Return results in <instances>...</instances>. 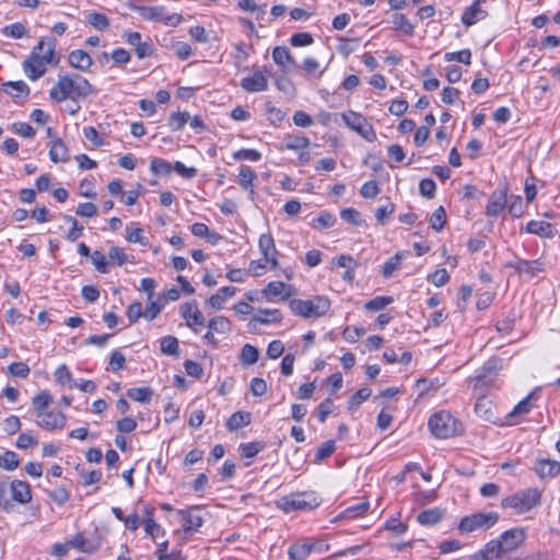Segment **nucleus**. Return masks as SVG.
I'll use <instances>...</instances> for the list:
<instances>
[{
	"mask_svg": "<svg viewBox=\"0 0 560 560\" xmlns=\"http://www.w3.org/2000/svg\"><path fill=\"white\" fill-rule=\"evenodd\" d=\"M527 537L523 527H514L503 532L498 539L488 541L483 548L471 557V560L500 559L518 549Z\"/></svg>",
	"mask_w": 560,
	"mask_h": 560,
	"instance_id": "f257e3e1",
	"label": "nucleus"
},
{
	"mask_svg": "<svg viewBox=\"0 0 560 560\" xmlns=\"http://www.w3.org/2000/svg\"><path fill=\"white\" fill-rule=\"evenodd\" d=\"M55 49L56 39L54 37L42 38L33 48L27 59L23 62L24 73L30 80H38L46 73L48 65H55L59 61Z\"/></svg>",
	"mask_w": 560,
	"mask_h": 560,
	"instance_id": "f03ea898",
	"label": "nucleus"
},
{
	"mask_svg": "<svg viewBox=\"0 0 560 560\" xmlns=\"http://www.w3.org/2000/svg\"><path fill=\"white\" fill-rule=\"evenodd\" d=\"M96 93L93 85L80 74L59 75L56 84L50 89L49 96L57 103L68 98L77 102L79 98L86 97Z\"/></svg>",
	"mask_w": 560,
	"mask_h": 560,
	"instance_id": "7ed1b4c3",
	"label": "nucleus"
},
{
	"mask_svg": "<svg viewBox=\"0 0 560 560\" xmlns=\"http://www.w3.org/2000/svg\"><path fill=\"white\" fill-rule=\"evenodd\" d=\"M320 502L322 499L315 491H303L280 498L277 501V506L284 513H291L294 511L314 510Z\"/></svg>",
	"mask_w": 560,
	"mask_h": 560,
	"instance_id": "20e7f679",
	"label": "nucleus"
},
{
	"mask_svg": "<svg viewBox=\"0 0 560 560\" xmlns=\"http://www.w3.org/2000/svg\"><path fill=\"white\" fill-rule=\"evenodd\" d=\"M294 315L304 318H318L324 316L330 308V301L324 296H315L310 300L293 299L289 303Z\"/></svg>",
	"mask_w": 560,
	"mask_h": 560,
	"instance_id": "39448f33",
	"label": "nucleus"
},
{
	"mask_svg": "<svg viewBox=\"0 0 560 560\" xmlns=\"http://www.w3.org/2000/svg\"><path fill=\"white\" fill-rule=\"evenodd\" d=\"M541 501V492L536 488H528L504 498L502 508L513 509L517 513H525L538 506Z\"/></svg>",
	"mask_w": 560,
	"mask_h": 560,
	"instance_id": "423d86ee",
	"label": "nucleus"
},
{
	"mask_svg": "<svg viewBox=\"0 0 560 560\" xmlns=\"http://www.w3.org/2000/svg\"><path fill=\"white\" fill-rule=\"evenodd\" d=\"M457 421L447 411H440L432 415L428 425L432 434L438 439H447L456 434Z\"/></svg>",
	"mask_w": 560,
	"mask_h": 560,
	"instance_id": "0eeeda50",
	"label": "nucleus"
},
{
	"mask_svg": "<svg viewBox=\"0 0 560 560\" xmlns=\"http://www.w3.org/2000/svg\"><path fill=\"white\" fill-rule=\"evenodd\" d=\"M499 521L497 512L475 513L460 520L458 529L460 533H471L479 528H490Z\"/></svg>",
	"mask_w": 560,
	"mask_h": 560,
	"instance_id": "6e6552de",
	"label": "nucleus"
},
{
	"mask_svg": "<svg viewBox=\"0 0 560 560\" xmlns=\"http://www.w3.org/2000/svg\"><path fill=\"white\" fill-rule=\"evenodd\" d=\"M179 314L186 320V325L195 332H198V329L196 328L197 326L205 325V317L195 301L182 304L179 307Z\"/></svg>",
	"mask_w": 560,
	"mask_h": 560,
	"instance_id": "1a4fd4ad",
	"label": "nucleus"
},
{
	"mask_svg": "<svg viewBox=\"0 0 560 560\" xmlns=\"http://www.w3.org/2000/svg\"><path fill=\"white\" fill-rule=\"evenodd\" d=\"M508 205V191L505 188H498L489 197L486 207V215L497 218Z\"/></svg>",
	"mask_w": 560,
	"mask_h": 560,
	"instance_id": "9d476101",
	"label": "nucleus"
},
{
	"mask_svg": "<svg viewBox=\"0 0 560 560\" xmlns=\"http://www.w3.org/2000/svg\"><path fill=\"white\" fill-rule=\"evenodd\" d=\"M258 247L264 257V260L269 262L272 269L278 267V250L276 248L273 237L270 233L260 235Z\"/></svg>",
	"mask_w": 560,
	"mask_h": 560,
	"instance_id": "9b49d317",
	"label": "nucleus"
},
{
	"mask_svg": "<svg viewBox=\"0 0 560 560\" xmlns=\"http://www.w3.org/2000/svg\"><path fill=\"white\" fill-rule=\"evenodd\" d=\"M66 421V416L62 412L44 411L37 413V424L49 431L62 429Z\"/></svg>",
	"mask_w": 560,
	"mask_h": 560,
	"instance_id": "f8f14e48",
	"label": "nucleus"
},
{
	"mask_svg": "<svg viewBox=\"0 0 560 560\" xmlns=\"http://www.w3.org/2000/svg\"><path fill=\"white\" fill-rule=\"evenodd\" d=\"M199 512H200V510L197 506H191L186 510H178L177 514L185 522V524H184L185 533L197 532L198 528L202 526L203 518Z\"/></svg>",
	"mask_w": 560,
	"mask_h": 560,
	"instance_id": "ddd939ff",
	"label": "nucleus"
},
{
	"mask_svg": "<svg viewBox=\"0 0 560 560\" xmlns=\"http://www.w3.org/2000/svg\"><path fill=\"white\" fill-rule=\"evenodd\" d=\"M240 85L249 93L261 92L268 89V80L260 70H257L253 75L243 78Z\"/></svg>",
	"mask_w": 560,
	"mask_h": 560,
	"instance_id": "4468645a",
	"label": "nucleus"
},
{
	"mask_svg": "<svg viewBox=\"0 0 560 560\" xmlns=\"http://www.w3.org/2000/svg\"><path fill=\"white\" fill-rule=\"evenodd\" d=\"M11 498L20 504H26L32 501L31 487L26 481L13 480L9 485Z\"/></svg>",
	"mask_w": 560,
	"mask_h": 560,
	"instance_id": "2eb2a0df",
	"label": "nucleus"
},
{
	"mask_svg": "<svg viewBox=\"0 0 560 560\" xmlns=\"http://www.w3.org/2000/svg\"><path fill=\"white\" fill-rule=\"evenodd\" d=\"M534 470L540 478H553L560 475V462L538 458Z\"/></svg>",
	"mask_w": 560,
	"mask_h": 560,
	"instance_id": "dca6fc26",
	"label": "nucleus"
},
{
	"mask_svg": "<svg viewBox=\"0 0 560 560\" xmlns=\"http://www.w3.org/2000/svg\"><path fill=\"white\" fill-rule=\"evenodd\" d=\"M475 412L477 413L478 417H480L481 419H483L486 421H489L492 423L497 422V417H495V413L493 410V404L486 396L478 397V399L476 400V404H475Z\"/></svg>",
	"mask_w": 560,
	"mask_h": 560,
	"instance_id": "f3484780",
	"label": "nucleus"
},
{
	"mask_svg": "<svg viewBox=\"0 0 560 560\" xmlns=\"http://www.w3.org/2000/svg\"><path fill=\"white\" fill-rule=\"evenodd\" d=\"M273 61L282 69L283 72L289 70L288 67H295V59L292 57L289 49L284 46H277L272 50Z\"/></svg>",
	"mask_w": 560,
	"mask_h": 560,
	"instance_id": "a211bd4d",
	"label": "nucleus"
},
{
	"mask_svg": "<svg viewBox=\"0 0 560 560\" xmlns=\"http://www.w3.org/2000/svg\"><path fill=\"white\" fill-rule=\"evenodd\" d=\"M68 60L71 67L81 71H86L92 66L91 56L82 49L72 50L69 54Z\"/></svg>",
	"mask_w": 560,
	"mask_h": 560,
	"instance_id": "6ab92c4d",
	"label": "nucleus"
},
{
	"mask_svg": "<svg viewBox=\"0 0 560 560\" xmlns=\"http://www.w3.org/2000/svg\"><path fill=\"white\" fill-rule=\"evenodd\" d=\"M71 548H75L85 553H93L100 548L98 541L88 540L82 533H78L69 540Z\"/></svg>",
	"mask_w": 560,
	"mask_h": 560,
	"instance_id": "aec40b11",
	"label": "nucleus"
},
{
	"mask_svg": "<svg viewBox=\"0 0 560 560\" xmlns=\"http://www.w3.org/2000/svg\"><path fill=\"white\" fill-rule=\"evenodd\" d=\"M3 91L13 98L24 97L30 95V88L24 81H8L2 84Z\"/></svg>",
	"mask_w": 560,
	"mask_h": 560,
	"instance_id": "412c9836",
	"label": "nucleus"
},
{
	"mask_svg": "<svg viewBox=\"0 0 560 560\" xmlns=\"http://www.w3.org/2000/svg\"><path fill=\"white\" fill-rule=\"evenodd\" d=\"M525 231L529 234H535L541 237L553 236L552 224L545 221L532 220L526 224Z\"/></svg>",
	"mask_w": 560,
	"mask_h": 560,
	"instance_id": "4be33fe9",
	"label": "nucleus"
},
{
	"mask_svg": "<svg viewBox=\"0 0 560 560\" xmlns=\"http://www.w3.org/2000/svg\"><path fill=\"white\" fill-rule=\"evenodd\" d=\"M49 158L54 163L67 162L69 160V151L65 142L56 138L49 149Z\"/></svg>",
	"mask_w": 560,
	"mask_h": 560,
	"instance_id": "5701e85b",
	"label": "nucleus"
},
{
	"mask_svg": "<svg viewBox=\"0 0 560 560\" xmlns=\"http://www.w3.org/2000/svg\"><path fill=\"white\" fill-rule=\"evenodd\" d=\"M512 266L516 271L530 276H535L544 270V265L539 260L517 259Z\"/></svg>",
	"mask_w": 560,
	"mask_h": 560,
	"instance_id": "b1692460",
	"label": "nucleus"
},
{
	"mask_svg": "<svg viewBox=\"0 0 560 560\" xmlns=\"http://www.w3.org/2000/svg\"><path fill=\"white\" fill-rule=\"evenodd\" d=\"M315 544H294L289 548L288 553L291 560H306L307 557L315 550Z\"/></svg>",
	"mask_w": 560,
	"mask_h": 560,
	"instance_id": "393cba45",
	"label": "nucleus"
},
{
	"mask_svg": "<svg viewBox=\"0 0 560 560\" xmlns=\"http://www.w3.org/2000/svg\"><path fill=\"white\" fill-rule=\"evenodd\" d=\"M252 421V416L247 411H236L226 421V428L230 431L240 430L248 425Z\"/></svg>",
	"mask_w": 560,
	"mask_h": 560,
	"instance_id": "a878e982",
	"label": "nucleus"
},
{
	"mask_svg": "<svg viewBox=\"0 0 560 560\" xmlns=\"http://www.w3.org/2000/svg\"><path fill=\"white\" fill-rule=\"evenodd\" d=\"M487 16V12L483 11L480 7L470 5L465 9L462 15V22L466 26H471L477 23L479 20H482Z\"/></svg>",
	"mask_w": 560,
	"mask_h": 560,
	"instance_id": "bb28decb",
	"label": "nucleus"
},
{
	"mask_svg": "<svg viewBox=\"0 0 560 560\" xmlns=\"http://www.w3.org/2000/svg\"><path fill=\"white\" fill-rule=\"evenodd\" d=\"M257 178L256 173L247 165H242L240 167L238 173V184L244 189H249L252 197L254 196L255 191L253 188V183Z\"/></svg>",
	"mask_w": 560,
	"mask_h": 560,
	"instance_id": "cd10ccee",
	"label": "nucleus"
},
{
	"mask_svg": "<svg viewBox=\"0 0 560 560\" xmlns=\"http://www.w3.org/2000/svg\"><path fill=\"white\" fill-rule=\"evenodd\" d=\"M443 510L439 508L429 509L422 511L418 516L417 521L421 525L431 526L438 524L443 517Z\"/></svg>",
	"mask_w": 560,
	"mask_h": 560,
	"instance_id": "c85d7f7f",
	"label": "nucleus"
},
{
	"mask_svg": "<svg viewBox=\"0 0 560 560\" xmlns=\"http://www.w3.org/2000/svg\"><path fill=\"white\" fill-rule=\"evenodd\" d=\"M259 359V350L255 346H252L249 343H245L241 350V353L238 355L240 363L242 365H253L255 364Z\"/></svg>",
	"mask_w": 560,
	"mask_h": 560,
	"instance_id": "c756f323",
	"label": "nucleus"
},
{
	"mask_svg": "<svg viewBox=\"0 0 560 560\" xmlns=\"http://www.w3.org/2000/svg\"><path fill=\"white\" fill-rule=\"evenodd\" d=\"M533 408V405L530 402V396H527L523 400H521L511 412H509L505 417L506 422L509 424L514 423V419L524 415H527Z\"/></svg>",
	"mask_w": 560,
	"mask_h": 560,
	"instance_id": "7c9ffc66",
	"label": "nucleus"
},
{
	"mask_svg": "<svg viewBox=\"0 0 560 560\" xmlns=\"http://www.w3.org/2000/svg\"><path fill=\"white\" fill-rule=\"evenodd\" d=\"M266 447L262 441H255L249 443H241L238 446L240 455L243 458H253Z\"/></svg>",
	"mask_w": 560,
	"mask_h": 560,
	"instance_id": "2f4dec72",
	"label": "nucleus"
},
{
	"mask_svg": "<svg viewBox=\"0 0 560 560\" xmlns=\"http://www.w3.org/2000/svg\"><path fill=\"white\" fill-rule=\"evenodd\" d=\"M86 22L97 31H105L109 27L108 18L95 11H90L85 15Z\"/></svg>",
	"mask_w": 560,
	"mask_h": 560,
	"instance_id": "473e14b6",
	"label": "nucleus"
},
{
	"mask_svg": "<svg viewBox=\"0 0 560 560\" xmlns=\"http://www.w3.org/2000/svg\"><path fill=\"white\" fill-rule=\"evenodd\" d=\"M393 24L396 30L401 31L405 35L412 36L415 26L404 13H395L393 15Z\"/></svg>",
	"mask_w": 560,
	"mask_h": 560,
	"instance_id": "72a5a7b5",
	"label": "nucleus"
},
{
	"mask_svg": "<svg viewBox=\"0 0 560 560\" xmlns=\"http://www.w3.org/2000/svg\"><path fill=\"white\" fill-rule=\"evenodd\" d=\"M127 396L135 401L148 404L153 396V390L150 387H133L127 390Z\"/></svg>",
	"mask_w": 560,
	"mask_h": 560,
	"instance_id": "f704fd0d",
	"label": "nucleus"
},
{
	"mask_svg": "<svg viewBox=\"0 0 560 560\" xmlns=\"http://www.w3.org/2000/svg\"><path fill=\"white\" fill-rule=\"evenodd\" d=\"M54 376L56 383L61 386L69 385V387L72 388L77 385V383L72 380V374L66 364L59 365L56 369Z\"/></svg>",
	"mask_w": 560,
	"mask_h": 560,
	"instance_id": "c9c22d12",
	"label": "nucleus"
},
{
	"mask_svg": "<svg viewBox=\"0 0 560 560\" xmlns=\"http://www.w3.org/2000/svg\"><path fill=\"white\" fill-rule=\"evenodd\" d=\"M161 352L167 355H175L177 357L179 354V345L178 339L174 336H165L161 339L160 342Z\"/></svg>",
	"mask_w": 560,
	"mask_h": 560,
	"instance_id": "e433bc0d",
	"label": "nucleus"
},
{
	"mask_svg": "<svg viewBox=\"0 0 560 560\" xmlns=\"http://www.w3.org/2000/svg\"><path fill=\"white\" fill-rule=\"evenodd\" d=\"M20 465L19 455L13 451H5L0 455V468L4 470H14Z\"/></svg>",
	"mask_w": 560,
	"mask_h": 560,
	"instance_id": "4c0bfd02",
	"label": "nucleus"
},
{
	"mask_svg": "<svg viewBox=\"0 0 560 560\" xmlns=\"http://www.w3.org/2000/svg\"><path fill=\"white\" fill-rule=\"evenodd\" d=\"M190 120V115L187 112L172 113L168 118V126L173 131H179Z\"/></svg>",
	"mask_w": 560,
	"mask_h": 560,
	"instance_id": "58836bf2",
	"label": "nucleus"
},
{
	"mask_svg": "<svg viewBox=\"0 0 560 560\" xmlns=\"http://www.w3.org/2000/svg\"><path fill=\"white\" fill-rule=\"evenodd\" d=\"M372 394V390L369 387H362L359 390H357L349 399L348 401V409L349 410H355L359 408V406L368 400Z\"/></svg>",
	"mask_w": 560,
	"mask_h": 560,
	"instance_id": "ea45409f",
	"label": "nucleus"
},
{
	"mask_svg": "<svg viewBox=\"0 0 560 560\" xmlns=\"http://www.w3.org/2000/svg\"><path fill=\"white\" fill-rule=\"evenodd\" d=\"M208 327L218 334H228L231 330V322L224 316H214L209 320Z\"/></svg>",
	"mask_w": 560,
	"mask_h": 560,
	"instance_id": "a19ab883",
	"label": "nucleus"
},
{
	"mask_svg": "<svg viewBox=\"0 0 560 560\" xmlns=\"http://www.w3.org/2000/svg\"><path fill=\"white\" fill-rule=\"evenodd\" d=\"M33 407L38 412H44L45 409L52 402V396L47 390H42L33 397Z\"/></svg>",
	"mask_w": 560,
	"mask_h": 560,
	"instance_id": "79ce46f5",
	"label": "nucleus"
},
{
	"mask_svg": "<svg viewBox=\"0 0 560 560\" xmlns=\"http://www.w3.org/2000/svg\"><path fill=\"white\" fill-rule=\"evenodd\" d=\"M259 313L269 316V318L254 316L253 320L258 322L264 325H267L270 323H280L282 320V315H281L280 311L277 308H260Z\"/></svg>",
	"mask_w": 560,
	"mask_h": 560,
	"instance_id": "37998d69",
	"label": "nucleus"
},
{
	"mask_svg": "<svg viewBox=\"0 0 560 560\" xmlns=\"http://www.w3.org/2000/svg\"><path fill=\"white\" fill-rule=\"evenodd\" d=\"M430 226L436 231L440 232L444 228L446 223V212L445 209L440 206L438 209L434 210V212L430 217Z\"/></svg>",
	"mask_w": 560,
	"mask_h": 560,
	"instance_id": "c03bdc74",
	"label": "nucleus"
},
{
	"mask_svg": "<svg viewBox=\"0 0 560 560\" xmlns=\"http://www.w3.org/2000/svg\"><path fill=\"white\" fill-rule=\"evenodd\" d=\"M394 299L392 296H375L364 304V308L372 312L384 310L387 305L392 304Z\"/></svg>",
	"mask_w": 560,
	"mask_h": 560,
	"instance_id": "a18cd8bd",
	"label": "nucleus"
},
{
	"mask_svg": "<svg viewBox=\"0 0 560 560\" xmlns=\"http://www.w3.org/2000/svg\"><path fill=\"white\" fill-rule=\"evenodd\" d=\"M335 223H336L335 217L328 211H323L319 213V215L317 218H315L313 220L312 226L314 229L324 230V229L331 228Z\"/></svg>",
	"mask_w": 560,
	"mask_h": 560,
	"instance_id": "49530a36",
	"label": "nucleus"
},
{
	"mask_svg": "<svg viewBox=\"0 0 560 560\" xmlns=\"http://www.w3.org/2000/svg\"><path fill=\"white\" fill-rule=\"evenodd\" d=\"M150 170L158 175H168L173 171V165L166 160L154 158L151 160Z\"/></svg>",
	"mask_w": 560,
	"mask_h": 560,
	"instance_id": "de8ad7c7",
	"label": "nucleus"
},
{
	"mask_svg": "<svg viewBox=\"0 0 560 560\" xmlns=\"http://www.w3.org/2000/svg\"><path fill=\"white\" fill-rule=\"evenodd\" d=\"M63 219L71 223V229L69 230V232L67 233V236L66 238L69 241V242H74L77 241L83 233V225H81L78 220L71 215H63Z\"/></svg>",
	"mask_w": 560,
	"mask_h": 560,
	"instance_id": "09e8293b",
	"label": "nucleus"
},
{
	"mask_svg": "<svg viewBox=\"0 0 560 560\" xmlns=\"http://www.w3.org/2000/svg\"><path fill=\"white\" fill-rule=\"evenodd\" d=\"M137 10L145 20L162 21L163 7H139Z\"/></svg>",
	"mask_w": 560,
	"mask_h": 560,
	"instance_id": "8fccbe9b",
	"label": "nucleus"
},
{
	"mask_svg": "<svg viewBox=\"0 0 560 560\" xmlns=\"http://www.w3.org/2000/svg\"><path fill=\"white\" fill-rule=\"evenodd\" d=\"M11 130L26 139H33L36 135L35 129L30 124L23 121L13 122Z\"/></svg>",
	"mask_w": 560,
	"mask_h": 560,
	"instance_id": "3c124183",
	"label": "nucleus"
},
{
	"mask_svg": "<svg viewBox=\"0 0 560 560\" xmlns=\"http://www.w3.org/2000/svg\"><path fill=\"white\" fill-rule=\"evenodd\" d=\"M335 450H336L335 441L328 440V441L322 443L315 453V462L319 463V462L328 458L329 456L332 455Z\"/></svg>",
	"mask_w": 560,
	"mask_h": 560,
	"instance_id": "603ef678",
	"label": "nucleus"
},
{
	"mask_svg": "<svg viewBox=\"0 0 560 560\" xmlns=\"http://www.w3.org/2000/svg\"><path fill=\"white\" fill-rule=\"evenodd\" d=\"M401 265V255L395 254L383 265V277L388 279Z\"/></svg>",
	"mask_w": 560,
	"mask_h": 560,
	"instance_id": "864d4df0",
	"label": "nucleus"
},
{
	"mask_svg": "<svg viewBox=\"0 0 560 560\" xmlns=\"http://www.w3.org/2000/svg\"><path fill=\"white\" fill-rule=\"evenodd\" d=\"M2 34L12 38H22L26 36L27 30L22 23L16 22L4 26Z\"/></svg>",
	"mask_w": 560,
	"mask_h": 560,
	"instance_id": "5fc2aeb1",
	"label": "nucleus"
},
{
	"mask_svg": "<svg viewBox=\"0 0 560 560\" xmlns=\"http://www.w3.org/2000/svg\"><path fill=\"white\" fill-rule=\"evenodd\" d=\"M144 529H145V533L153 538L159 536L160 533L164 534V530L154 521L153 514L150 511H147V516L144 517Z\"/></svg>",
	"mask_w": 560,
	"mask_h": 560,
	"instance_id": "6e6d98bb",
	"label": "nucleus"
},
{
	"mask_svg": "<svg viewBox=\"0 0 560 560\" xmlns=\"http://www.w3.org/2000/svg\"><path fill=\"white\" fill-rule=\"evenodd\" d=\"M368 510H369V502H362V503H359L355 505H351L342 512V517L343 518H355V517L364 515L368 512Z\"/></svg>",
	"mask_w": 560,
	"mask_h": 560,
	"instance_id": "4d7b16f0",
	"label": "nucleus"
},
{
	"mask_svg": "<svg viewBox=\"0 0 560 560\" xmlns=\"http://www.w3.org/2000/svg\"><path fill=\"white\" fill-rule=\"evenodd\" d=\"M233 159L235 161H253L257 162L261 159V153L255 149H241L233 153Z\"/></svg>",
	"mask_w": 560,
	"mask_h": 560,
	"instance_id": "13d9d810",
	"label": "nucleus"
},
{
	"mask_svg": "<svg viewBox=\"0 0 560 560\" xmlns=\"http://www.w3.org/2000/svg\"><path fill=\"white\" fill-rule=\"evenodd\" d=\"M346 122L368 141L372 142L376 139V133L371 125L364 122L362 126H355L354 124H351L348 118H346Z\"/></svg>",
	"mask_w": 560,
	"mask_h": 560,
	"instance_id": "bf43d9fd",
	"label": "nucleus"
},
{
	"mask_svg": "<svg viewBox=\"0 0 560 560\" xmlns=\"http://www.w3.org/2000/svg\"><path fill=\"white\" fill-rule=\"evenodd\" d=\"M285 290V284L281 281H271L268 283L266 289L262 291L267 300L282 295Z\"/></svg>",
	"mask_w": 560,
	"mask_h": 560,
	"instance_id": "052dcab7",
	"label": "nucleus"
},
{
	"mask_svg": "<svg viewBox=\"0 0 560 560\" xmlns=\"http://www.w3.org/2000/svg\"><path fill=\"white\" fill-rule=\"evenodd\" d=\"M445 60L447 61H457L464 65L471 63V51L469 49H463L454 52H446Z\"/></svg>",
	"mask_w": 560,
	"mask_h": 560,
	"instance_id": "680f3d73",
	"label": "nucleus"
},
{
	"mask_svg": "<svg viewBox=\"0 0 560 560\" xmlns=\"http://www.w3.org/2000/svg\"><path fill=\"white\" fill-rule=\"evenodd\" d=\"M509 213L513 218H521L524 213V205L521 196H512L511 201L506 205Z\"/></svg>",
	"mask_w": 560,
	"mask_h": 560,
	"instance_id": "e2e57ef3",
	"label": "nucleus"
},
{
	"mask_svg": "<svg viewBox=\"0 0 560 560\" xmlns=\"http://www.w3.org/2000/svg\"><path fill=\"white\" fill-rule=\"evenodd\" d=\"M91 259L98 272H108V262L106 256L101 250H94L91 255Z\"/></svg>",
	"mask_w": 560,
	"mask_h": 560,
	"instance_id": "0e129e2a",
	"label": "nucleus"
},
{
	"mask_svg": "<svg viewBox=\"0 0 560 560\" xmlns=\"http://www.w3.org/2000/svg\"><path fill=\"white\" fill-rule=\"evenodd\" d=\"M10 375L14 377L26 378L30 374V368L24 362H14L8 366Z\"/></svg>",
	"mask_w": 560,
	"mask_h": 560,
	"instance_id": "69168bd1",
	"label": "nucleus"
},
{
	"mask_svg": "<svg viewBox=\"0 0 560 560\" xmlns=\"http://www.w3.org/2000/svg\"><path fill=\"white\" fill-rule=\"evenodd\" d=\"M83 135L94 147H103L106 144L105 140L100 136L97 130L92 126L84 127Z\"/></svg>",
	"mask_w": 560,
	"mask_h": 560,
	"instance_id": "338daca9",
	"label": "nucleus"
},
{
	"mask_svg": "<svg viewBox=\"0 0 560 560\" xmlns=\"http://www.w3.org/2000/svg\"><path fill=\"white\" fill-rule=\"evenodd\" d=\"M436 185L431 178H423L419 184V191L423 197L429 199L435 196Z\"/></svg>",
	"mask_w": 560,
	"mask_h": 560,
	"instance_id": "774afa93",
	"label": "nucleus"
}]
</instances>
